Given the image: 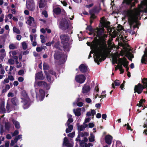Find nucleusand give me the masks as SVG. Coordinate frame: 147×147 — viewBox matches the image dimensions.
Listing matches in <instances>:
<instances>
[{
    "mask_svg": "<svg viewBox=\"0 0 147 147\" xmlns=\"http://www.w3.org/2000/svg\"><path fill=\"white\" fill-rule=\"evenodd\" d=\"M87 44L88 46L90 47L91 49L93 51L95 61L99 64V62L102 61L101 57L107 53L108 48L107 45L104 44L98 45V42L95 40H94L91 43L87 42Z\"/></svg>",
    "mask_w": 147,
    "mask_h": 147,
    "instance_id": "nucleus-1",
    "label": "nucleus"
},
{
    "mask_svg": "<svg viewBox=\"0 0 147 147\" xmlns=\"http://www.w3.org/2000/svg\"><path fill=\"white\" fill-rule=\"evenodd\" d=\"M11 88L9 84H6L5 85V88L3 90V92H6L8 90H9Z\"/></svg>",
    "mask_w": 147,
    "mask_h": 147,
    "instance_id": "nucleus-36",
    "label": "nucleus"
},
{
    "mask_svg": "<svg viewBox=\"0 0 147 147\" xmlns=\"http://www.w3.org/2000/svg\"><path fill=\"white\" fill-rule=\"evenodd\" d=\"M7 109V111L8 112H9L10 111V105L8 104V103L7 104V105L6 107Z\"/></svg>",
    "mask_w": 147,
    "mask_h": 147,
    "instance_id": "nucleus-62",
    "label": "nucleus"
},
{
    "mask_svg": "<svg viewBox=\"0 0 147 147\" xmlns=\"http://www.w3.org/2000/svg\"><path fill=\"white\" fill-rule=\"evenodd\" d=\"M122 58H119L118 60V64L117 65V66L119 69L120 71V74L123 73L124 72V70L123 69V61Z\"/></svg>",
    "mask_w": 147,
    "mask_h": 147,
    "instance_id": "nucleus-15",
    "label": "nucleus"
},
{
    "mask_svg": "<svg viewBox=\"0 0 147 147\" xmlns=\"http://www.w3.org/2000/svg\"><path fill=\"white\" fill-rule=\"evenodd\" d=\"M14 68V67L11 66H10V68L9 69V71L8 73V74L9 75H11L12 74L11 71L13 70Z\"/></svg>",
    "mask_w": 147,
    "mask_h": 147,
    "instance_id": "nucleus-58",
    "label": "nucleus"
},
{
    "mask_svg": "<svg viewBox=\"0 0 147 147\" xmlns=\"http://www.w3.org/2000/svg\"><path fill=\"white\" fill-rule=\"evenodd\" d=\"M100 22L102 24V27L101 28H103V27H107L109 26V25L110 24V22H109L106 21L104 20V18L103 17L100 20ZM103 32L105 34L104 32V30H103Z\"/></svg>",
    "mask_w": 147,
    "mask_h": 147,
    "instance_id": "nucleus-12",
    "label": "nucleus"
},
{
    "mask_svg": "<svg viewBox=\"0 0 147 147\" xmlns=\"http://www.w3.org/2000/svg\"><path fill=\"white\" fill-rule=\"evenodd\" d=\"M88 126L87 124L84 123L83 125H78V130L82 131L84 130Z\"/></svg>",
    "mask_w": 147,
    "mask_h": 147,
    "instance_id": "nucleus-25",
    "label": "nucleus"
},
{
    "mask_svg": "<svg viewBox=\"0 0 147 147\" xmlns=\"http://www.w3.org/2000/svg\"><path fill=\"white\" fill-rule=\"evenodd\" d=\"M37 86L42 87L45 88L47 89H49L50 88L49 85L46 82L44 81H40L37 82L36 81L34 84V86L36 89L37 88Z\"/></svg>",
    "mask_w": 147,
    "mask_h": 147,
    "instance_id": "nucleus-6",
    "label": "nucleus"
},
{
    "mask_svg": "<svg viewBox=\"0 0 147 147\" xmlns=\"http://www.w3.org/2000/svg\"><path fill=\"white\" fill-rule=\"evenodd\" d=\"M45 78V77L43 76L42 72H38L36 74L35 79L36 81L37 79L43 80Z\"/></svg>",
    "mask_w": 147,
    "mask_h": 147,
    "instance_id": "nucleus-17",
    "label": "nucleus"
},
{
    "mask_svg": "<svg viewBox=\"0 0 147 147\" xmlns=\"http://www.w3.org/2000/svg\"><path fill=\"white\" fill-rule=\"evenodd\" d=\"M19 133V132L18 130H15L14 132L12 134L13 136H15Z\"/></svg>",
    "mask_w": 147,
    "mask_h": 147,
    "instance_id": "nucleus-64",
    "label": "nucleus"
},
{
    "mask_svg": "<svg viewBox=\"0 0 147 147\" xmlns=\"http://www.w3.org/2000/svg\"><path fill=\"white\" fill-rule=\"evenodd\" d=\"M135 2L136 1V0H134ZM132 0H124L123 3H126L127 5L130 4L131 3Z\"/></svg>",
    "mask_w": 147,
    "mask_h": 147,
    "instance_id": "nucleus-43",
    "label": "nucleus"
},
{
    "mask_svg": "<svg viewBox=\"0 0 147 147\" xmlns=\"http://www.w3.org/2000/svg\"><path fill=\"white\" fill-rule=\"evenodd\" d=\"M127 56L128 59L130 61H132V59L134 57L133 55L130 52L127 53Z\"/></svg>",
    "mask_w": 147,
    "mask_h": 147,
    "instance_id": "nucleus-34",
    "label": "nucleus"
},
{
    "mask_svg": "<svg viewBox=\"0 0 147 147\" xmlns=\"http://www.w3.org/2000/svg\"><path fill=\"white\" fill-rule=\"evenodd\" d=\"M26 5L27 8L30 11H33L35 8V5L33 0H27Z\"/></svg>",
    "mask_w": 147,
    "mask_h": 147,
    "instance_id": "nucleus-7",
    "label": "nucleus"
},
{
    "mask_svg": "<svg viewBox=\"0 0 147 147\" xmlns=\"http://www.w3.org/2000/svg\"><path fill=\"white\" fill-rule=\"evenodd\" d=\"M112 139V137L110 135L107 136L105 138L106 142L108 144H111Z\"/></svg>",
    "mask_w": 147,
    "mask_h": 147,
    "instance_id": "nucleus-24",
    "label": "nucleus"
},
{
    "mask_svg": "<svg viewBox=\"0 0 147 147\" xmlns=\"http://www.w3.org/2000/svg\"><path fill=\"white\" fill-rule=\"evenodd\" d=\"M94 136L92 134H90V137L89 140L90 142H92L94 140Z\"/></svg>",
    "mask_w": 147,
    "mask_h": 147,
    "instance_id": "nucleus-44",
    "label": "nucleus"
},
{
    "mask_svg": "<svg viewBox=\"0 0 147 147\" xmlns=\"http://www.w3.org/2000/svg\"><path fill=\"white\" fill-rule=\"evenodd\" d=\"M140 11V9L136 8L134 10L130 9L125 11V13L128 17V22L131 29V26H133L134 30L136 28H138V26L140 24L137 20L139 16Z\"/></svg>",
    "mask_w": 147,
    "mask_h": 147,
    "instance_id": "nucleus-2",
    "label": "nucleus"
},
{
    "mask_svg": "<svg viewBox=\"0 0 147 147\" xmlns=\"http://www.w3.org/2000/svg\"><path fill=\"white\" fill-rule=\"evenodd\" d=\"M80 71L82 73H84L87 71V66L84 64H82L79 67Z\"/></svg>",
    "mask_w": 147,
    "mask_h": 147,
    "instance_id": "nucleus-20",
    "label": "nucleus"
},
{
    "mask_svg": "<svg viewBox=\"0 0 147 147\" xmlns=\"http://www.w3.org/2000/svg\"><path fill=\"white\" fill-rule=\"evenodd\" d=\"M145 100H141L139 101V103L137 104V105L140 107L143 105V104L144 102H145Z\"/></svg>",
    "mask_w": 147,
    "mask_h": 147,
    "instance_id": "nucleus-40",
    "label": "nucleus"
},
{
    "mask_svg": "<svg viewBox=\"0 0 147 147\" xmlns=\"http://www.w3.org/2000/svg\"><path fill=\"white\" fill-rule=\"evenodd\" d=\"M8 62L10 64H13L14 63V61L11 59H10L8 60Z\"/></svg>",
    "mask_w": 147,
    "mask_h": 147,
    "instance_id": "nucleus-61",
    "label": "nucleus"
},
{
    "mask_svg": "<svg viewBox=\"0 0 147 147\" xmlns=\"http://www.w3.org/2000/svg\"><path fill=\"white\" fill-rule=\"evenodd\" d=\"M120 84V83L119 82V80H115L114 82V83L112 84V87L114 88H115V87L114 86V85L116 86H117L119 85Z\"/></svg>",
    "mask_w": 147,
    "mask_h": 147,
    "instance_id": "nucleus-33",
    "label": "nucleus"
},
{
    "mask_svg": "<svg viewBox=\"0 0 147 147\" xmlns=\"http://www.w3.org/2000/svg\"><path fill=\"white\" fill-rule=\"evenodd\" d=\"M45 5L46 2L40 0L39 3V7L40 8H43L45 7Z\"/></svg>",
    "mask_w": 147,
    "mask_h": 147,
    "instance_id": "nucleus-31",
    "label": "nucleus"
},
{
    "mask_svg": "<svg viewBox=\"0 0 147 147\" xmlns=\"http://www.w3.org/2000/svg\"><path fill=\"white\" fill-rule=\"evenodd\" d=\"M67 117L68 118V119L66 125H69L70 123H72L73 122V119L71 118L72 116L71 115L68 114Z\"/></svg>",
    "mask_w": 147,
    "mask_h": 147,
    "instance_id": "nucleus-29",
    "label": "nucleus"
},
{
    "mask_svg": "<svg viewBox=\"0 0 147 147\" xmlns=\"http://www.w3.org/2000/svg\"><path fill=\"white\" fill-rule=\"evenodd\" d=\"M21 44L22 45L23 49H26L27 48V43L25 41H24L21 43Z\"/></svg>",
    "mask_w": 147,
    "mask_h": 147,
    "instance_id": "nucleus-35",
    "label": "nucleus"
},
{
    "mask_svg": "<svg viewBox=\"0 0 147 147\" xmlns=\"http://www.w3.org/2000/svg\"><path fill=\"white\" fill-rule=\"evenodd\" d=\"M145 61H147V51L144 52V54L141 59L142 63H144Z\"/></svg>",
    "mask_w": 147,
    "mask_h": 147,
    "instance_id": "nucleus-27",
    "label": "nucleus"
},
{
    "mask_svg": "<svg viewBox=\"0 0 147 147\" xmlns=\"http://www.w3.org/2000/svg\"><path fill=\"white\" fill-rule=\"evenodd\" d=\"M34 21V18L31 16H29L26 22V23L30 25H31L32 23Z\"/></svg>",
    "mask_w": 147,
    "mask_h": 147,
    "instance_id": "nucleus-28",
    "label": "nucleus"
},
{
    "mask_svg": "<svg viewBox=\"0 0 147 147\" xmlns=\"http://www.w3.org/2000/svg\"><path fill=\"white\" fill-rule=\"evenodd\" d=\"M86 79V77L83 75H78L75 77L76 81L80 84L83 83L85 81Z\"/></svg>",
    "mask_w": 147,
    "mask_h": 147,
    "instance_id": "nucleus-9",
    "label": "nucleus"
},
{
    "mask_svg": "<svg viewBox=\"0 0 147 147\" xmlns=\"http://www.w3.org/2000/svg\"><path fill=\"white\" fill-rule=\"evenodd\" d=\"M65 145L67 147H73V144L72 143H70L69 142V141L67 138L66 137H65L63 139V145Z\"/></svg>",
    "mask_w": 147,
    "mask_h": 147,
    "instance_id": "nucleus-16",
    "label": "nucleus"
},
{
    "mask_svg": "<svg viewBox=\"0 0 147 147\" xmlns=\"http://www.w3.org/2000/svg\"><path fill=\"white\" fill-rule=\"evenodd\" d=\"M45 96V92L44 90L42 89L39 90V93L36 95V97L37 99L40 101H42Z\"/></svg>",
    "mask_w": 147,
    "mask_h": 147,
    "instance_id": "nucleus-11",
    "label": "nucleus"
},
{
    "mask_svg": "<svg viewBox=\"0 0 147 147\" xmlns=\"http://www.w3.org/2000/svg\"><path fill=\"white\" fill-rule=\"evenodd\" d=\"M54 57L57 59H59L61 58L63 60V62H64L67 58V56L66 55H65L63 56H61L59 53L55 52L54 55Z\"/></svg>",
    "mask_w": 147,
    "mask_h": 147,
    "instance_id": "nucleus-13",
    "label": "nucleus"
},
{
    "mask_svg": "<svg viewBox=\"0 0 147 147\" xmlns=\"http://www.w3.org/2000/svg\"><path fill=\"white\" fill-rule=\"evenodd\" d=\"M53 11L54 13L56 14H60L61 12H63L64 13L65 11L63 9H61L59 7H57L54 8L53 10Z\"/></svg>",
    "mask_w": 147,
    "mask_h": 147,
    "instance_id": "nucleus-19",
    "label": "nucleus"
},
{
    "mask_svg": "<svg viewBox=\"0 0 147 147\" xmlns=\"http://www.w3.org/2000/svg\"><path fill=\"white\" fill-rule=\"evenodd\" d=\"M45 72L46 74V75L47 76V79L48 81L50 82H51L53 81V79L49 75L50 74L52 75H54L55 74V73L52 70H51L49 71V74L47 73L46 71H45Z\"/></svg>",
    "mask_w": 147,
    "mask_h": 147,
    "instance_id": "nucleus-14",
    "label": "nucleus"
},
{
    "mask_svg": "<svg viewBox=\"0 0 147 147\" xmlns=\"http://www.w3.org/2000/svg\"><path fill=\"white\" fill-rule=\"evenodd\" d=\"M87 29L90 32H94V34H96V36L99 38H106L107 37V35L104 34L103 29L102 28H97L96 29L93 30L92 26H89L87 27Z\"/></svg>",
    "mask_w": 147,
    "mask_h": 147,
    "instance_id": "nucleus-3",
    "label": "nucleus"
},
{
    "mask_svg": "<svg viewBox=\"0 0 147 147\" xmlns=\"http://www.w3.org/2000/svg\"><path fill=\"white\" fill-rule=\"evenodd\" d=\"M111 40H109L108 45L109 47L111 49L114 47V45L112 42H111Z\"/></svg>",
    "mask_w": 147,
    "mask_h": 147,
    "instance_id": "nucleus-37",
    "label": "nucleus"
},
{
    "mask_svg": "<svg viewBox=\"0 0 147 147\" xmlns=\"http://www.w3.org/2000/svg\"><path fill=\"white\" fill-rule=\"evenodd\" d=\"M16 128L19 129L20 127L19 123L15 120H12Z\"/></svg>",
    "mask_w": 147,
    "mask_h": 147,
    "instance_id": "nucleus-30",
    "label": "nucleus"
},
{
    "mask_svg": "<svg viewBox=\"0 0 147 147\" xmlns=\"http://www.w3.org/2000/svg\"><path fill=\"white\" fill-rule=\"evenodd\" d=\"M54 41L53 40L51 42H49L47 43L46 44V45L48 46H50L54 44Z\"/></svg>",
    "mask_w": 147,
    "mask_h": 147,
    "instance_id": "nucleus-54",
    "label": "nucleus"
},
{
    "mask_svg": "<svg viewBox=\"0 0 147 147\" xmlns=\"http://www.w3.org/2000/svg\"><path fill=\"white\" fill-rule=\"evenodd\" d=\"M40 38L41 42L42 43H45V39L44 36L42 35H41L40 36Z\"/></svg>",
    "mask_w": 147,
    "mask_h": 147,
    "instance_id": "nucleus-50",
    "label": "nucleus"
},
{
    "mask_svg": "<svg viewBox=\"0 0 147 147\" xmlns=\"http://www.w3.org/2000/svg\"><path fill=\"white\" fill-rule=\"evenodd\" d=\"M9 82V80L8 78H6L4 79L3 81L2 82V83L5 84V83H7Z\"/></svg>",
    "mask_w": 147,
    "mask_h": 147,
    "instance_id": "nucleus-53",
    "label": "nucleus"
},
{
    "mask_svg": "<svg viewBox=\"0 0 147 147\" xmlns=\"http://www.w3.org/2000/svg\"><path fill=\"white\" fill-rule=\"evenodd\" d=\"M75 134V132H73L69 134L68 135L69 137L73 138V137H74Z\"/></svg>",
    "mask_w": 147,
    "mask_h": 147,
    "instance_id": "nucleus-56",
    "label": "nucleus"
},
{
    "mask_svg": "<svg viewBox=\"0 0 147 147\" xmlns=\"http://www.w3.org/2000/svg\"><path fill=\"white\" fill-rule=\"evenodd\" d=\"M60 38L62 40V43L63 44H64V43H65V45L63 46L64 51H68L69 50L70 47L69 44L66 43V42L69 40V36L67 35L63 34L61 36Z\"/></svg>",
    "mask_w": 147,
    "mask_h": 147,
    "instance_id": "nucleus-5",
    "label": "nucleus"
},
{
    "mask_svg": "<svg viewBox=\"0 0 147 147\" xmlns=\"http://www.w3.org/2000/svg\"><path fill=\"white\" fill-rule=\"evenodd\" d=\"M30 40L32 42H33V41H35L36 39V37L34 35L33 36L32 35L30 34Z\"/></svg>",
    "mask_w": 147,
    "mask_h": 147,
    "instance_id": "nucleus-48",
    "label": "nucleus"
},
{
    "mask_svg": "<svg viewBox=\"0 0 147 147\" xmlns=\"http://www.w3.org/2000/svg\"><path fill=\"white\" fill-rule=\"evenodd\" d=\"M9 53L10 54V57L11 56V54H12V55L13 56H15L17 54V52L15 51L10 52Z\"/></svg>",
    "mask_w": 147,
    "mask_h": 147,
    "instance_id": "nucleus-52",
    "label": "nucleus"
},
{
    "mask_svg": "<svg viewBox=\"0 0 147 147\" xmlns=\"http://www.w3.org/2000/svg\"><path fill=\"white\" fill-rule=\"evenodd\" d=\"M142 82L144 85L146 87H147V79H144L142 80Z\"/></svg>",
    "mask_w": 147,
    "mask_h": 147,
    "instance_id": "nucleus-47",
    "label": "nucleus"
},
{
    "mask_svg": "<svg viewBox=\"0 0 147 147\" xmlns=\"http://www.w3.org/2000/svg\"><path fill=\"white\" fill-rule=\"evenodd\" d=\"M13 31L17 34H20V31L16 27H13Z\"/></svg>",
    "mask_w": 147,
    "mask_h": 147,
    "instance_id": "nucleus-39",
    "label": "nucleus"
},
{
    "mask_svg": "<svg viewBox=\"0 0 147 147\" xmlns=\"http://www.w3.org/2000/svg\"><path fill=\"white\" fill-rule=\"evenodd\" d=\"M60 27L63 30L66 29L68 28V22L65 18L62 19L60 23Z\"/></svg>",
    "mask_w": 147,
    "mask_h": 147,
    "instance_id": "nucleus-10",
    "label": "nucleus"
},
{
    "mask_svg": "<svg viewBox=\"0 0 147 147\" xmlns=\"http://www.w3.org/2000/svg\"><path fill=\"white\" fill-rule=\"evenodd\" d=\"M43 69L45 70L48 69L49 68V66L46 63H44L43 65Z\"/></svg>",
    "mask_w": 147,
    "mask_h": 147,
    "instance_id": "nucleus-51",
    "label": "nucleus"
},
{
    "mask_svg": "<svg viewBox=\"0 0 147 147\" xmlns=\"http://www.w3.org/2000/svg\"><path fill=\"white\" fill-rule=\"evenodd\" d=\"M90 89L89 86L84 85L82 90V92L83 94H86L90 91Z\"/></svg>",
    "mask_w": 147,
    "mask_h": 147,
    "instance_id": "nucleus-18",
    "label": "nucleus"
},
{
    "mask_svg": "<svg viewBox=\"0 0 147 147\" xmlns=\"http://www.w3.org/2000/svg\"><path fill=\"white\" fill-rule=\"evenodd\" d=\"M118 33L117 31L116 30H114L112 32V36L113 37H115L116 36L118 35Z\"/></svg>",
    "mask_w": 147,
    "mask_h": 147,
    "instance_id": "nucleus-46",
    "label": "nucleus"
},
{
    "mask_svg": "<svg viewBox=\"0 0 147 147\" xmlns=\"http://www.w3.org/2000/svg\"><path fill=\"white\" fill-rule=\"evenodd\" d=\"M81 108H78L76 109H74L73 112L76 116H79L81 115Z\"/></svg>",
    "mask_w": 147,
    "mask_h": 147,
    "instance_id": "nucleus-22",
    "label": "nucleus"
},
{
    "mask_svg": "<svg viewBox=\"0 0 147 147\" xmlns=\"http://www.w3.org/2000/svg\"><path fill=\"white\" fill-rule=\"evenodd\" d=\"M11 101L12 104L14 106H17L19 104V101L16 97L12 98Z\"/></svg>",
    "mask_w": 147,
    "mask_h": 147,
    "instance_id": "nucleus-26",
    "label": "nucleus"
},
{
    "mask_svg": "<svg viewBox=\"0 0 147 147\" xmlns=\"http://www.w3.org/2000/svg\"><path fill=\"white\" fill-rule=\"evenodd\" d=\"M112 63L113 64H114L115 63H117L118 62V59L117 57H113L112 59Z\"/></svg>",
    "mask_w": 147,
    "mask_h": 147,
    "instance_id": "nucleus-42",
    "label": "nucleus"
},
{
    "mask_svg": "<svg viewBox=\"0 0 147 147\" xmlns=\"http://www.w3.org/2000/svg\"><path fill=\"white\" fill-rule=\"evenodd\" d=\"M9 47L10 49H13L17 48L16 45L13 44H11L9 46Z\"/></svg>",
    "mask_w": 147,
    "mask_h": 147,
    "instance_id": "nucleus-38",
    "label": "nucleus"
},
{
    "mask_svg": "<svg viewBox=\"0 0 147 147\" xmlns=\"http://www.w3.org/2000/svg\"><path fill=\"white\" fill-rule=\"evenodd\" d=\"M96 18V16L94 14H92L91 15V16L90 17V23L91 24L93 22L92 20L95 19V18Z\"/></svg>",
    "mask_w": 147,
    "mask_h": 147,
    "instance_id": "nucleus-45",
    "label": "nucleus"
},
{
    "mask_svg": "<svg viewBox=\"0 0 147 147\" xmlns=\"http://www.w3.org/2000/svg\"><path fill=\"white\" fill-rule=\"evenodd\" d=\"M124 126H127L126 128L128 130H130L131 131H132V130L131 128V127L129 125L128 123H127V124H125Z\"/></svg>",
    "mask_w": 147,
    "mask_h": 147,
    "instance_id": "nucleus-60",
    "label": "nucleus"
},
{
    "mask_svg": "<svg viewBox=\"0 0 147 147\" xmlns=\"http://www.w3.org/2000/svg\"><path fill=\"white\" fill-rule=\"evenodd\" d=\"M43 48L42 47H37L36 48V50L38 52L41 51Z\"/></svg>",
    "mask_w": 147,
    "mask_h": 147,
    "instance_id": "nucleus-63",
    "label": "nucleus"
},
{
    "mask_svg": "<svg viewBox=\"0 0 147 147\" xmlns=\"http://www.w3.org/2000/svg\"><path fill=\"white\" fill-rule=\"evenodd\" d=\"M21 102L24 104L23 107L24 109L28 108L30 105V100L25 91H23L21 95Z\"/></svg>",
    "mask_w": 147,
    "mask_h": 147,
    "instance_id": "nucleus-4",
    "label": "nucleus"
},
{
    "mask_svg": "<svg viewBox=\"0 0 147 147\" xmlns=\"http://www.w3.org/2000/svg\"><path fill=\"white\" fill-rule=\"evenodd\" d=\"M42 15H44L45 18H47L48 17V14L47 12L46 11H43L42 13Z\"/></svg>",
    "mask_w": 147,
    "mask_h": 147,
    "instance_id": "nucleus-55",
    "label": "nucleus"
},
{
    "mask_svg": "<svg viewBox=\"0 0 147 147\" xmlns=\"http://www.w3.org/2000/svg\"><path fill=\"white\" fill-rule=\"evenodd\" d=\"M123 61V66L125 67L126 68V70L128 71L129 67H128V62L126 61V59L125 57H123L122 58Z\"/></svg>",
    "mask_w": 147,
    "mask_h": 147,
    "instance_id": "nucleus-21",
    "label": "nucleus"
},
{
    "mask_svg": "<svg viewBox=\"0 0 147 147\" xmlns=\"http://www.w3.org/2000/svg\"><path fill=\"white\" fill-rule=\"evenodd\" d=\"M146 86L144 85V86H142L140 84H139L138 85L135 86L134 91V92H137L138 94H140L142 91L143 89L146 88Z\"/></svg>",
    "mask_w": 147,
    "mask_h": 147,
    "instance_id": "nucleus-8",
    "label": "nucleus"
},
{
    "mask_svg": "<svg viewBox=\"0 0 147 147\" xmlns=\"http://www.w3.org/2000/svg\"><path fill=\"white\" fill-rule=\"evenodd\" d=\"M68 128H67L66 129V133H68L71 131L73 129V126L72 125H69Z\"/></svg>",
    "mask_w": 147,
    "mask_h": 147,
    "instance_id": "nucleus-32",
    "label": "nucleus"
},
{
    "mask_svg": "<svg viewBox=\"0 0 147 147\" xmlns=\"http://www.w3.org/2000/svg\"><path fill=\"white\" fill-rule=\"evenodd\" d=\"M5 102L4 100H1L0 102V112L4 113L5 109L4 108Z\"/></svg>",
    "mask_w": 147,
    "mask_h": 147,
    "instance_id": "nucleus-23",
    "label": "nucleus"
},
{
    "mask_svg": "<svg viewBox=\"0 0 147 147\" xmlns=\"http://www.w3.org/2000/svg\"><path fill=\"white\" fill-rule=\"evenodd\" d=\"M8 78L9 80L11 81H13L14 80V77L12 76H9L8 77Z\"/></svg>",
    "mask_w": 147,
    "mask_h": 147,
    "instance_id": "nucleus-59",
    "label": "nucleus"
},
{
    "mask_svg": "<svg viewBox=\"0 0 147 147\" xmlns=\"http://www.w3.org/2000/svg\"><path fill=\"white\" fill-rule=\"evenodd\" d=\"M119 37L121 38L123 42H126L125 41V39L126 38V36L125 35H123L121 34V36L119 35Z\"/></svg>",
    "mask_w": 147,
    "mask_h": 147,
    "instance_id": "nucleus-41",
    "label": "nucleus"
},
{
    "mask_svg": "<svg viewBox=\"0 0 147 147\" xmlns=\"http://www.w3.org/2000/svg\"><path fill=\"white\" fill-rule=\"evenodd\" d=\"M14 96V94L11 92H9L7 94L8 97H13Z\"/></svg>",
    "mask_w": 147,
    "mask_h": 147,
    "instance_id": "nucleus-57",
    "label": "nucleus"
},
{
    "mask_svg": "<svg viewBox=\"0 0 147 147\" xmlns=\"http://www.w3.org/2000/svg\"><path fill=\"white\" fill-rule=\"evenodd\" d=\"M10 126V124L9 123H5V128L6 129L8 130Z\"/></svg>",
    "mask_w": 147,
    "mask_h": 147,
    "instance_id": "nucleus-49",
    "label": "nucleus"
}]
</instances>
